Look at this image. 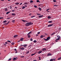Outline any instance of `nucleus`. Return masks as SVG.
I'll return each instance as SVG.
<instances>
[{
    "label": "nucleus",
    "instance_id": "obj_21",
    "mask_svg": "<svg viewBox=\"0 0 61 61\" xmlns=\"http://www.w3.org/2000/svg\"><path fill=\"white\" fill-rule=\"evenodd\" d=\"M47 18L48 19H50V18H51V17L50 16H49L47 17Z\"/></svg>",
    "mask_w": 61,
    "mask_h": 61
},
{
    "label": "nucleus",
    "instance_id": "obj_18",
    "mask_svg": "<svg viewBox=\"0 0 61 61\" xmlns=\"http://www.w3.org/2000/svg\"><path fill=\"white\" fill-rule=\"evenodd\" d=\"M20 49H22V50H24V47H22L20 48Z\"/></svg>",
    "mask_w": 61,
    "mask_h": 61
},
{
    "label": "nucleus",
    "instance_id": "obj_49",
    "mask_svg": "<svg viewBox=\"0 0 61 61\" xmlns=\"http://www.w3.org/2000/svg\"><path fill=\"white\" fill-rule=\"evenodd\" d=\"M10 18H11L10 17H9V18H7V19H10Z\"/></svg>",
    "mask_w": 61,
    "mask_h": 61
},
{
    "label": "nucleus",
    "instance_id": "obj_44",
    "mask_svg": "<svg viewBox=\"0 0 61 61\" xmlns=\"http://www.w3.org/2000/svg\"><path fill=\"white\" fill-rule=\"evenodd\" d=\"M7 42H9V43H11V41H7Z\"/></svg>",
    "mask_w": 61,
    "mask_h": 61
},
{
    "label": "nucleus",
    "instance_id": "obj_10",
    "mask_svg": "<svg viewBox=\"0 0 61 61\" xmlns=\"http://www.w3.org/2000/svg\"><path fill=\"white\" fill-rule=\"evenodd\" d=\"M43 17V15L38 16V17L39 18H40L41 17Z\"/></svg>",
    "mask_w": 61,
    "mask_h": 61
},
{
    "label": "nucleus",
    "instance_id": "obj_48",
    "mask_svg": "<svg viewBox=\"0 0 61 61\" xmlns=\"http://www.w3.org/2000/svg\"><path fill=\"white\" fill-rule=\"evenodd\" d=\"M34 6L35 7V8H36L37 7V6L36 5H34Z\"/></svg>",
    "mask_w": 61,
    "mask_h": 61
},
{
    "label": "nucleus",
    "instance_id": "obj_28",
    "mask_svg": "<svg viewBox=\"0 0 61 61\" xmlns=\"http://www.w3.org/2000/svg\"><path fill=\"white\" fill-rule=\"evenodd\" d=\"M39 10H40V11H41V8H40V7L39 8Z\"/></svg>",
    "mask_w": 61,
    "mask_h": 61
},
{
    "label": "nucleus",
    "instance_id": "obj_23",
    "mask_svg": "<svg viewBox=\"0 0 61 61\" xmlns=\"http://www.w3.org/2000/svg\"><path fill=\"white\" fill-rule=\"evenodd\" d=\"M40 38H43V35H41L40 36Z\"/></svg>",
    "mask_w": 61,
    "mask_h": 61
},
{
    "label": "nucleus",
    "instance_id": "obj_58",
    "mask_svg": "<svg viewBox=\"0 0 61 61\" xmlns=\"http://www.w3.org/2000/svg\"><path fill=\"white\" fill-rule=\"evenodd\" d=\"M14 50H15V51H16V49H14Z\"/></svg>",
    "mask_w": 61,
    "mask_h": 61
},
{
    "label": "nucleus",
    "instance_id": "obj_9",
    "mask_svg": "<svg viewBox=\"0 0 61 61\" xmlns=\"http://www.w3.org/2000/svg\"><path fill=\"white\" fill-rule=\"evenodd\" d=\"M24 38H21L20 39V40L21 41H23V40H24Z\"/></svg>",
    "mask_w": 61,
    "mask_h": 61
},
{
    "label": "nucleus",
    "instance_id": "obj_13",
    "mask_svg": "<svg viewBox=\"0 0 61 61\" xmlns=\"http://www.w3.org/2000/svg\"><path fill=\"white\" fill-rule=\"evenodd\" d=\"M57 37H58V38H59L60 39V38H61L60 37V36H59L58 35H57Z\"/></svg>",
    "mask_w": 61,
    "mask_h": 61
},
{
    "label": "nucleus",
    "instance_id": "obj_3",
    "mask_svg": "<svg viewBox=\"0 0 61 61\" xmlns=\"http://www.w3.org/2000/svg\"><path fill=\"white\" fill-rule=\"evenodd\" d=\"M22 21H23V22H24V23H25V22H27H27H28V21L27 20H22Z\"/></svg>",
    "mask_w": 61,
    "mask_h": 61
},
{
    "label": "nucleus",
    "instance_id": "obj_47",
    "mask_svg": "<svg viewBox=\"0 0 61 61\" xmlns=\"http://www.w3.org/2000/svg\"><path fill=\"white\" fill-rule=\"evenodd\" d=\"M53 1L54 2H56V0H53Z\"/></svg>",
    "mask_w": 61,
    "mask_h": 61
},
{
    "label": "nucleus",
    "instance_id": "obj_24",
    "mask_svg": "<svg viewBox=\"0 0 61 61\" xmlns=\"http://www.w3.org/2000/svg\"><path fill=\"white\" fill-rule=\"evenodd\" d=\"M27 4H28V3H27V2H25L24 3L23 5H27Z\"/></svg>",
    "mask_w": 61,
    "mask_h": 61
},
{
    "label": "nucleus",
    "instance_id": "obj_19",
    "mask_svg": "<svg viewBox=\"0 0 61 61\" xmlns=\"http://www.w3.org/2000/svg\"><path fill=\"white\" fill-rule=\"evenodd\" d=\"M48 22L49 23H52V20H51V21H48Z\"/></svg>",
    "mask_w": 61,
    "mask_h": 61
},
{
    "label": "nucleus",
    "instance_id": "obj_59",
    "mask_svg": "<svg viewBox=\"0 0 61 61\" xmlns=\"http://www.w3.org/2000/svg\"><path fill=\"white\" fill-rule=\"evenodd\" d=\"M31 13H30L29 14V15H31Z\"/></svg>",
    "mask_w": 61,
    "mask_h": 61
},
{
    "label": "nucleus",
    "instance_id": "obj_6",
    "mask_svg": "<svg viewBox=\"0 0 61 61\" xmlns=\"http://www.w3.org/2000/svg\"><path fill=\"white\" fill-rule=\"evenodd\" d=\"M52 55V54L50 53H48L47 54V56H51Z\"/></svg>",
    "mask_w": 61,
    "mask_h": 61
},
{
    "label": "nucleus",
    "instance_id": "obj_37",
    "mask_svg": "<svg viewBox=\"0 0 61 61\" xmlns=\"http://www.w3.org/2000/svg\"><path fill=\"white\" fill-rule=\"evenodd\" d=\"M60 39H59V38H57V39H56V40H60Z\"/></svg>",
    "mask_w": 61,
    "mask_h": 61
},
{
    "label": "nucleus",
    "instance_id": "obj_40",
    "mask_svg": "<svg viewBox=\"0 0 61 61\" xmlns=\"http://www.w3.org/2000/svg\"><path fill=\"white\" fill-rule=\"evenodd\" d=\"M5 44L6 45H7V44H8V43H7V41L5 42Z\"/></svg>",
    "mask_w": 61,
    "mask_h": 61
},
{
    "label": "nucleus",
    "instance_id": "obj_57",
    "mask_svg": "<svg viewBox=\"0 0 61 61\" xmlns=\"http://www.w3.org/2000/svg\"><path fill=\"white\" fill-rule=\"evenodd\" d=\"M56 42H57V40H55Z\"/></svg>",
    "mask_w": 61,
    "mask_h": 61
},
{
    "label": "nucleus",
    "instance_id": "obj_14",
    "mask_svg": "<svg viewBox=\"0 0 61 61\" xmlns=\"http://www.w3.org/2000/svg\"><path fill=\"white\" fill-rule=\"evenodd\" d=\"M16 58L14 57L13 58V61H15V60H16Z\"/></svg>",
    "mask_w": 61,
    "mask_h": 61
},
{
    "label": "nucleus",
    "instance_id": "obj_35",
    "mask_svg": "<svg viewBox=\"0 0 61 61\" xmlns=\"http://www.w3.org/2000/svg\"><path fill=\"white\" fill-rule=\"evenodd\" d=\"M36 40H34V41H33V42H34V43H36Z\"/></svg>",
    "mask_w": 61,
    "mask_h": 61
},
{
    "label": "nucleus",
    "instance_id": "obj_30",
    "mask_svg": "<svg viewBox=\"0 0 61 61\" xmlns=\"http://www.w3.org/2000/svg\"><path fill=\"white\" fill-rule=\"evenodd\" d=\"M10 13V12H7L6 13V14H9V13Z\"/></svg>",
    "mask_w": 61,
    "mask_h": 61
},
{
    "label": "nucleus",
    "instance_id": "obj_36",
    "mask_svg": "<svg viewBox=\"0 0 61 61\" xmlns=\"http://www.w3.org/2000/svg\"><path fill=\"white\" fill-rule=\"evenodd\" d=\"M44 40H45V41H48V40L47 39H44Z\"/></svg>",
    "mask_w": 61,
    "mask_h": 61
},
{
    "label": "nucleus",
    "instance_id": "obj_51",
    "mask_svg": "<svg viewBox=\"0 0 61 61\" xmlns=\"http://www.w3.org/2000/svg\"><path fill=\"white\" fill-rule=\"evenodd\" d=\"M39 60H40L41 59V58H40V57L39 56Z\"/></svg>",
    "mask_w": 61,
    "mask_h": 61
},
{
    "label": "nucleus",
    "instance_id": "obj_26",
    "mask_svg": "<svg viewBox=\"0 0 61 61\" xmlns=\"http://www.w3.org/2000/svg\"><path fill=\"white\" fill-rule=\"evenodd\" d=\"M61 57H60L58 59V60H61Z\"/></svg>",
    "mask_w": 61,
    "mask_h": 61
},
{
    "label": "nucleus",
    "instance_id": "obj_62",
    "mask_svg": "<svg viewBox=\"0 0 61 61\" xmlns=\"http://www.w3.org/2000/svg\"><path fill=\"white\" fill-rule=\"evenodd\" d=\"M3 44L4 45V46H6V44L5 43H4Z\"/></svg>",
    "mask_w": 61,
    "mask_h": 61
},
{
    "label": "nucleus",
    "instance_id": "obj_4",
    "mask_svg": "<svg viewBox=\"0 0 61 61\" xmlns=\"http://www.w3.org/2000/svg\"><path fill=\"white\" fill-rule=\"evenodd\" d=\"M21 46H24L25 47V46H27V45L26 44H24V45H21Z\"/></svg>",
    "mask_w": 61,
    "mask_h": 61
},
{
    "label": "nucleus",
    "instance_id": "obj_53",
    "mask_svg": "<svg viewBox=\"0 0 61 61\" xmlns=\"http://www.w3.org/2000/svg\"><path fill=\"white\" fill-rule=\"evenodd\" d=\"M40 32H38V33H37V34H40Z\"/></svg>",
    "mask_w": 61,
    "mask_h": 61
},
{
    "label": "nucleus",
    "instance_id": "obj_39",
    "mask_svg": "<svg viewBox=\"0 0 61 61\" xmlns=\"http://www.w3.org/2000/svg\"><path fill=\"white\" fill-rule=\"evenodd\" d=\"M50 9H47L46 10V11H48V10H50Z\"/></svg>",
    "mask_w": 61,
    "mask_h": 61
},
{
    "label": "nucleus",
    "instance_id": "obj_17",
    "mask_svg": "<svg viewBox=\"0 0 61 61\" xmlns=\"http://www.w3.org/2000/svg\"><path fill=\"white\" fill-rule=\"evenodd\" d=\"M32 33V31H30L29 33H28L27 34V35H30V34H31Z\"/></svg>",
    "mask_w": 61,
    "mask_h": 61
},
{
    "label": "nucleus",
    "instance_id": "obj_42",
    "mask_svg": "<svg viewBox=\"0 0 61 61\" xmlns=\"http://www.w3.org/2000/svg\"><path fill=\"white\" fill-rule=\"evenodd\" d=\"M36 2L37 3H38V2H40V1H39V0H37L36 1Z\"/></svg>",
    "mask_w": 61,
    "mask_h": 61
},
{
    "label": "nucleus",
    "instance_id": "obj_5",
    "mask_svg": "<svg viewBox=\"0 0 61 61\" xmlns=\"http://www.w3.org/2000/svg\"><path fill=\"white\" fill-rule=\"evenodd\" d=\"M18 35H15L14 36H13V37L14 38H16V37H18Z\"/></svg>",
    "mask_w": 61,
    "mask_h": 61
},
{
    "label": "nucleus",
    "instance_id": "obj_55",
    "mask_svg": "<svg viewBox=\"0 0 61 61\" xmlns=\"http://www.w3.org/2000/svg\"><path fill=\"white\" fill-rule=\"evenodd\" d=\"M11 60V58H10L9 59V61H10Z\"/></svg>",
    "mask_w": 61,
    "mask_h": 61
},
{
    "label": "nucleus",
    "instance_id": "obj_32",
    "mask_svg": "<svg viewBox=\"0 0 61 61\" xmlns=\"http://www.w3.org/2000/svg\"><path fill=\"white\" fill-rule=\"evenodd\" d=\"M37 15H41V14L38 13H37Z\"/></svg>",
    "mask_w": 61,
    "mask_h": 61
},
{
    "label": "nucleus",
    "instance_id": "obj_50",
    "mask_svg": "<svg viewBox=\"0 0 61 61\" xmlns=\"http://www.w3.org/2000/svg\"><path fill=\"white\" fill-rule=\"evenodd\" d=\"M29 53V51H28L26 53V54H28V53Z\"/></svg>",
    "mask_w": 61,
    "mask_h": 61
},
{
    "label": "nucleus",
    "instance_id": "obj_33",
    "mask_svg": "<svg viewBox=\"0 0 61 61\" xmlns=\"http://www.w3.org/2000/svg\"><path fill=\"white\" fill-rule=\"evenodd\" d=\"M15 20H12V23H15Z\"/></svg>",
    "mask_w": 61,
    "mask_h": 61
},
{
    "label": "nucleus",
    "instance_id": "obj_11",
    "mask_svg": "<svg viewBox=\"0 0 61 61\" xmlns=\"http://www.w3.org/2000/svg\"><path fill=\"white\" fill-rule=\"evenodd\" d=\"M30 2L31 4H32V3H33L34 2V1H33V0H30Z\"/></svg>",
    "mask_w": 61,
    "mask_h": 61
},
{
    "label": "nucleus",
    "instance_id": "obj_1",
    "mask_svg": "<svg viewBox=\"0 0 61 61\" xmlns=\"http://www.w3.org/2000/svg\"><path fill=\"white\" fill-rule=\"evenodd\" d=\"M33 25V23H32L31 22H29L28 23H27L25 24V26H29V25Z\"/></svg>",
    "mask_w": 61,
    "mask_h": 61
},
{
    "label": "nucleus",
    "instance_id": "obj_12",
    "mask_svg": "<svg viewBox=\"0 0 61 61\" xmlns=\"http://www.w3.org/2000/svg\"><path fill=\"white\" fill-rule=\"evenodd\" d=\"M12 15H13V16H15V14L14 13H12Z\"/></svg>",
    "mask_w": 61,
    "mask_h": 61
},
{
    "label": "nucleus",
    "instance_id": "obj_15",
    "mask_svg": "<svg viewBox=\"0 0 61 61\" xmlns=\"http://www.w3.org/2000/svg\"><path fill=\"white\" fill-rule=\"evenodd\" d=\"M50 37H49L47 38V40H49V39H50Z\"/></svg>",
    "mask_w": 61,
    "mask_h": 61
},
{
    "label": "nucleus",
    "instance_id": "obj_60",
    "mask_svg": "<svg viewBox=\"0 0 61 61\" xmlns=\"http://www.w3.org/2000/svg\"><path fill=\"white\" fill-rule=\"evenodd\" d=\"M22 3H21L20 4V5H22Z\"/></svg>",
    "mask_w": 61,
    "mask_h": 61
},
{
    "label": "nucleus",
    "instance_id": "obj_22",
    "mask_svg": "<svg viewBox=\"0 0 61 61\" xmlns=\"http://www.w3.org/2000/svg\"><path fill=\"white\" fill-rule=\"evenodd\" d=\"M9 23H10V21H8V23H6L5 24V25H8V24Z\"/></svg>",
    "mask_w": 61,
    "mask_h": 61
},
{
    "label": "nucleus",
    "instance_id": "obj_29",
    "mask_svg": "<svg viewBox=\"0 0 61 61\" xmlns=\"http://www.w3.org/2000/svg\"><path fill=\"white\" fill-rule=\"evenodd\" d=\"M6 22H7V21L6 20H4L3 21V23H6Z\"/></svg>",
    "mask_w": 61,
    "mask_h": 61
},
{
    "label": "nucleus",
    "instance_id": "obj_31",
    "mask_svg": "<svg viewBox=\"0 0 61 61\" xmlns=\"http://www.w3.org/2000/svg\"><path fill=\"white\" fill-rule=\"evenodd\" d=\"M7 10H8L6 8H5V11H7Z\"/></svg>",
    "mask_w": 61,
    "mask_h": 61
},
{
    "label": "nucleus",
    "instance_id": "obj_46",
    "mask_svg": "<svg viewBox=\"0 0 61 61\" xmlns=\"http://www.w3.org/2000/svg\"><path fill=\"white\" fill-rule=\"evenodd\" d=\"M30 41H33V39L32 38H31L30 39Z\"/></svg>",
    "mask_w": 61,
    "mask_h": 61
},
{
    "label": "nucleus",
    "instance_id": "obj_54",
    "mask_svg": "<svg viewBox=\"0 0 61 61\" xmlns=\"http://www.w3.org/2000/svg\"><path fill=\"white\" fill-rule=\"evenodd\" d=\"M24 7H27V5H25Z\"/></svg>",
    "mask_w": 61,
    "mask_h": 61
},
{
    "label": "nucleus",
    "instance_id": "obj_38",
    "mask_svg": "<svg viewBox=\"0 0 61 61\" xmlns=\"http://www.w3.org/2000/svg\"><path fill=\"white\" fill-rule=\"evenodd\" d=\"M24 8H25V7L23 6L22 7V9H24Z\"/></svg>",
    "mask_w": 61,
    "mask_h": 61
},
{
    "label": "nucleus",
    "instance_id": "obj_16",
    "mask_svg": "<svg viewBox=\"0 0 61 61\" xmlns=\"http://www.w3.org/2000/svg\"><path fill=\"white\" fill-rule=\"evenodd\" d=\"M15 5H19V3L18 2H16L15 4Z\"/></svg>",
    "mask_w": 61,
    "mask_h": 61
},
{
    "label": "nucleus",
    "instance_id": "obj_43",
    "mask_svg": "<svg viewBox=\"0 0 61 61\" xmlns=\"http://www.w3.org/2000/svg\"><path fill=\"white\" fill-rule=\"evenodd\" d=\"M58 6V5H54V6Z\"/></svg>",
    "mask_w": 61,
    "mask_h": 61
},
{
    "label": "nucleus",
    "instance_id": "obj_45",
    "mask_svg": "<svg viewBox=\"0 0 61 61\" xmlns=\"http://www.w3.org/2000/svg\"><path fill=\"white\" fill-rule=\"evenodd\" d=\"M4 19V17H0V19Z\"/></svg>",
    "mask_w": 61,
    "mask_h": 61
},
{
    "label": "nucleus",
    "instance_id": "obj_64",
    "mask_svg": "<svg viewBox=\"0 0 61 61\" xmlns=\"http://www.w3.org/2000/svg\"><path fill=\"white\" fill-rule=\"evenodd\" d=\"M12 12H14V11H15V10H12Z\"/></svg>",
    "mask_w": 61,
    "mask_h": 61
},
{
    "label": "nucleus",
    "instance_id": "obj_34",
    "mask_svg": "<svg viewBox=\"0 0 61 61\" xmlns=\"http://www.w3.org/2000/svg\"><path fill=\"white\" fill-rule=\"evenodd\" d=\"M35 54H36V53L32 54L31 55V56H34V55H35Z\"/></svg>",
    "mask_w": 61,
    "mask_h": 61
},
{
    "label": "nucleus",
    "instance_id": "obj_61",
    "mask_svg": "<svg viewBox=\"0 0 61 61\" xmlns=\"http://www.w3.org/2000/svg\"><path fill=\"white\" fill-rule=\"evenodd\" d=\"M15 8H16V9H17V7H15Z\"/></svg>",
    "mask_w": 61,
    "mask_h": 61
},
{
    "label": "nucleus",
    "instance_id": "obj_52",
    "mask_svg": "<svg viewBox=\"0 0 61 61\" xmlns=\"http://www.w3.org/2000/svg\"><path fill=\"white\" fill-rule=\"evenodd\" d=\"M11 44L12 45H14V44H15V43H11Z\"/></svg>",
    "mask_w": 61,
    "mask_h": 61
},
{
    "label": "nucleus",
    "instance_id": "obj_7",
    "mask_svg": "<svg viewBox=\"0 0 61 61\" xmlns=\"http://www.w3.org/2000/svg\"><path fill=\"white\" fill-rule=\"evenodd\" d=\"M46 48H43V49H42V50L43 51H46Z\"/></svg>",
    "mask_w": 61,
    "mask_h": 61
},
{
    "label": "nucleus",
    "instance_id": "obj_56",
    "mask_svg": "<svg viewBox=\"0 0 61 61\" xmlns=\"http://www.w3.org/2000/svg\"><path fill=\"white\" fill-rule=\"evenodd\" d=\"M16 51L15 52V53H17V51Z\"/></svg>",
    "mask_w": 61,
    "mask_h": 61
},
{
    "label": "nucleus",
    "instance_id": "obj_8",
    "mask_svg": "<svg viewBox=\"0 0 61 61\" xmlns=\"http://www.w3.org/2000/svg\"><path fill=\"white\" fill-rule=\"evenodd\" d=\"M42 52V51L41 50H40V51H39L38 53V54H40Z\"/></svg>",
    "mask_w": 61,
    "mask_h": 61
},
{
    "label": "nucleus",
    "instance_id": "obj_2",
    "mask_svg": "<svg viewBox=\"0 0 61 61\" xmlns=\"http://www.w3.org/2000/svg\"><path fill=\"white\" fill-rule=\"evenodd\" d=\"M53 25V24H50L48 25V27H50L51 26H52Z\"/></svg>",
    "mask_w": 61,
    "mask_h": 61
},
{
    "label": "nucleus",
    "instance_id": "obj_20",
    "mask_svg": "<svg viewBox=\"0 0 61 61\" xmlns=\"http://www.w3.org/2000/svg\"><path fill=\"white\" fill-rule=\"evenodd\" d=\"M27 36L28 38H30L31 37V36L30 35H27Z\"/></svg>",
    "mask_w": 61,
    "mask_h": 61
},
{
    "label": "nucleus",
    "instance_id": "obj_41",
    "mask_svg": "<svg viewBox=\"0 0 61 61\" xmlns=\"http://www.w3.org/2000/svg\"><path fill=\"white\" fill-rule=\"evenodd\" d=\"M50 61H53V59H51Z\"/></svg>",
    "mask_w": 61,
    "mask_h": 61
},
{
    "label": "nucleus",
    "instance_id": "obj_27",
    "mask_svg": "<svg viewBox=\"0 0 61 61\" xmlns=\"http://www.w3.org/2000/svg\"><path fill=\"white\" fill-rule=\"evenodd\" d=\"M35 17V16L33 15L32 16H31V18H33V17Z\"/></svg>",
    "mask_w": 61,
    "mask_h": 61
},
{
    "label": "nucleus",
    "instance_id": "obj_25",
    "mask_svg": "<svg viewBox=\"0 0 61 61\" xmlns=\"http://www.w3.org/2000/svg\"><path fill=\"white\" fill-rule=\"evenodd\" d=\"M55 34V32L51 34V36H53V35H54Z\"/></svg>",
    "mask_w": 61,
    "mask_h": 61
},
{
    "label": "nucleus",
    "instance_id": "obj_63",
    "mask_svg": "<svg viewBox=\"0 0 61 61\" xmlns=\"http://www.w3.org/2000/svg\"><path fill=\"white\" fill-rule=\"evenodd\" d=\"M10 9H11V8H12V6H10Z\"/></svg>",
    "mask_w": 61,
    "mask_h": 61
}]
</instances>
